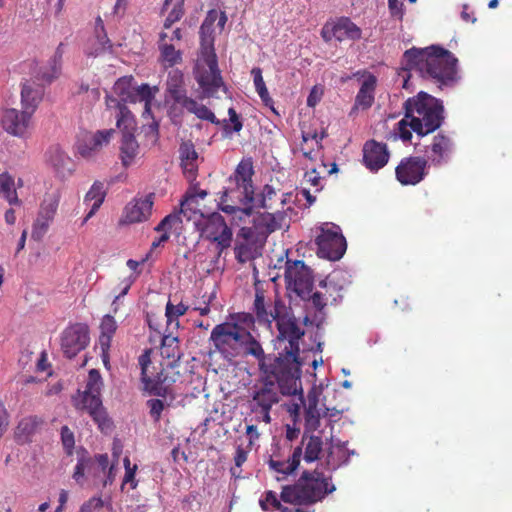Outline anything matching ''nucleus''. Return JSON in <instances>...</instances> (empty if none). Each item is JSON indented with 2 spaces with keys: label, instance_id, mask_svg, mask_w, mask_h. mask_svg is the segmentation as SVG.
Listing matches in <instances>:
<instances>
[{
  "label": "nucleus",
  "instance_id": "46",
  "mask_svg": "<svg viewBox=\"0 0 512 512\" xmlns=\"http://www.w3.org/2000/svg\"><path fill=\"white\" fill-rule=\"evenodd\" d=\"M151 342H159V347L161 349H178L179 339L178 336L173 335L172 332L167 334H162L161 332H156L154 335L150 336Z\"/></svg>",
  "mask_w": 512,
  "mask_h": 512
},
{
  "label": "nucleus",
  "instance_id": "28",
  "mask_svg": "<svg viewBox=\"0 0 512 512\" xmlns=\"http://www.w3.org/2000/svg\"><path fill=\"white\" fill-rule=\"evenodd\" d=\"M63 54L64 44L60 43L49 60V66L40 68L36 78L45 83H51L53 80L57 79L61 73Z\"/></svg>",
  "mask_w": 512,
  "mask_h": 512
},
{
  "label": "nucleus",
  "instance_id": "14",
  "mask_svg": "<svg viewBox=\"0 0 512 512\" xmlns=\"http://www.w3.org/2000/svg\"><path fill=\"white\" fill-rule=\"evenodd\" d=\"M455 150V143L452 137L444 132H438L433 136L430 145L426 146L425 158L428 163L435 167L447 163Z\"/></svg>",
  "mask_w": 512,
  "mask_h": 512
},
{
  "label": "nucleus",
  "instance_id": "18",
  "mask_svg": "<svg viewBox=\"0 0 512 512\" xmlns=\"http://www.w3.org/2000/svg\"><path fill=\"white\" fill-rule=\"evenodd\" d=\"M90 344L89 327L83 323L68 326L62 333L61 345L64 352H81Z\"/></svg>",
  "mask_w": 512,
  "mask_h": 512
},
{
  "label": "nucleus",
  "instance_id": "12",
  "mask_svg": "<svg viewBox=\"0 0 512 512\" xmlns=\"http://www.w3.org/2000/svg\"><path fill=\"white\" fill-rule=\"evenodd\" d=\"M202 236L217 245L219 253L231 246L232 230L228 227L224 217L219 213H212L204 222Z\"/></svg>",
  "mask_w": 512,
  "mask_h": 512
},
{
  "label": "nucleus",
  "instance_id": "5",
  "mask_svg": "<svg viewBox=\"0 0 512 512\" xmlns=\"http://www.w3.org/2000/svg\"><path fill=\"white\" fill-rule=\"evenodd\" d=\"M254 174L253 165L250 160H242L236 167L235 172L229 178V186L224 190L221 197L220 209L227 214H236L237 212L250 215L252 208H240L236 205L227 204V200H236L244 206L250 205L254 201V187L252 176Z\"/></svg>",
  "mask_w": 512,
  "mask_h": 512
},
{
  "label": "nucleus",
  "instance_id": "59",
  "mask_svg": "<svg viewBox=\"0 0 512 512\" xmlns=\"http://www.w3.org/2000/svg\"><path fill=\"white\" fill-rule=\"evenodd\" d=\"M181 222L180 214L171 213L165 216L154 230L157 232H168L173 226L180 224Z\"/></svg>",
  "mask_w": 512,
  "mask_h": 512
},
{
  "label": "nucleus",
  "instance_id": "1",
  "mask_svg": "<svg viewBox=\"0 0 512 512\" xmlns=\"http://www.w3.org/2000/svg\"><path fill=\"white\" fill-rule=\"evenodd\" d=\"M258 358L266 379L254 386L252 411L271 409L279 402V391L283 395L294 396L302 392L300 354H253Z\"/></svg>",
  "mask_w": 512,
  "mask_h": 512
},
{
  "label": "nucleus",
  "instance_id": "35",
  "mask_svg": "<svg viewBox=\"0 0 512 512\" xmlns=\"http://www.w3.org/2000/svg\"><path fill=\"white\" fill-rule=\"evenodd\" d=\"M302 446H304V460L311 463L319 459V455L323 449V442L321 437L315 435H306L302 437Z\"/></svg>",
  "mask_w": 512,
  "mask_h": 512
},
{
  "label": "nucleus",
  "instance_id": "55",
  "mask_svg": "<svg viewBox=\"0 0 512 512\" xmlns=\"http://www.w3.org/2000/svg\"><path fill=\"white\" fill-rule=\"evenodd\" d=\"M184 75L181 70L173 69L169 71L166 81V92L172 91L173 89L184 88Z\"/></svg>",
  "mask_w": 512,
  "mask_h": 512
},
{
  "label": "nucleus",
  "instance_id": "11",
  "mask_svg": "<svg viewBox=\"0 0 512 512\" xmlns=\"http://www.w3.org/2000/svg\"><path fill=\"white\" fill-rule=\"evenodd\" d=\"M321 36L325 42L357 41L362 38V30L349 17H340L327 22L321 30Z\"/></svg>",
  "mask_w": 512,
  "mask_h": 512
},
{
  "label": "nucleus",
  "instance_id": "57",
  "mask_svg": "<svg viewBox=\"0 0 512 512\" xmlns=\"http://www.w3.org/2000/svg\"><path fill=\"white\" fill-rule=\"evenodd\" d=\"M102 386L103 382L99 371L91 369L88 374V381L84 392L100 393Z\"/></svg>",
  "mask_w": 512,
  "mask_h": 512
},
{
  "label": "nucleus",
  "instance_id": "29",
  "mask_svg": "<svg viewBox=\"0 0 512 512\" xmlns=\"http://www.w3.org/2000/svg\"><path fill=\"white\" fill-rule=\"evenodd\" d=\"M302 454V446H298L286 461L278 460L271 456L268 461L269 468L278 474L290 475L298 468Z\"/></svg>",
  "mask_w": 512,
  "mask_h": 512
},
{
  "label": "nucleus",
  "instance_id": "58",
  "mask_svg": "<svg viewBox=\"0 0 512 512\" xmlns=\"http://www.w3.org/2000/svg\"><path fill=\"white\" fill-rule=\"evenodd\" d=\"M235 257L240 263H245L246 261L250 260L252 258V248L251 245L244 241V242H236L235 248Z\"/></svg>",
  "mask_w": 512,
  "mask_h": 512
},
{
  "label": "nucleus",
  "instance_id": "4",
  "mask_svg": "<svg viewBox=\"0 0 512 512\" xmlns=\"http://www.w3.org/2000/svg\"><path fill=\"white\" fill-rule=\"evenodd\" d=\"M404 110L406 118H410V128L418 136L433 133L445 119L442 101L423 91L408 98Z\"/></svg>",
  "mask_w": 512,
  "mask_h": 512
},
{
  "label": "nucleus",
  "instance_id": "31",
  "mask_svg": "<svg viewBox=\"0 0 512 512\" xmlns=\"http://www.w3.org/2000/svg\"><path fill=\"white\" fill-rule=\"evenodd\" d=\"M218 19V12L210 10L207 13L202 25L200 26V49H215L214 48V24Z\"/></svg>",
  "mask_w": 512,
  "mask_h": 512
},
{
  "label": "nucleus",
  "instance_id": "10",
  "mask_svg": "<svg viewBox=\"0 0 512 512\" xmlns=\"http://www.w3.org/2000/svg\"><path fill=\"white\" fill-rule=\"evenodd\" d=\"M298 481L302 488L303 498L308 504L320 501L335 490V486L329 482V478L316 470L304 471Z\"/></svg>",
  "mask_w": 512,
  "mask_h": 512
},
{
  "label": "nucleus",
  "instance_id": "38",
  "mask_svg": "<svg viewBox=\"0 0 512 512\" xmlns=\"http://www.w3.org/2000/svg\"><path fill=\"white\" fill-rule=\"evenodd\" d=\"M0 194L7 200L10 205L20 206L22 204L17 195L15 180L7 172L0 174Z\"/></svg>",
  "mask_w": 512,
  "mask_h": 512
},
{
  "label": "nucleus",
  "instance_id": "22",
  "mask_svg": "<svg viewBox=\"0 0 512 512\" xmlns=\"http://www.w3.org/2000/svg\"><path fill=\"white\" fill-rule=\"evenodd\" d=\"M44 96V86L34 81H26L21 90L22 109L31 115L37 110Z\"/></svg>",
  "mask_w": 512,
  "mask_h": 512
},
{
  "label": "nucleus",
  "instance_id": "17",
  "mask_svg": "<svg viewBox=\"0 0 512 512\" xmlns=\"http://www.w3.org/2000/svg\"><path fill=\"white\" fill-rule=\"evenodd\" d=\"M1 123L7 133L16 137H25L32 123V115L25 109L22 111L15 108L5 109Z\"/></svg>",
  "mask_w": 512,
  "mask_h": 512
},
{
  "label": "nucleus",
  "instance_id": "20",
  "mask_svg": "<svg viewBox=\"0 0 512 512\" xmlns=\"http://www.w3.org/2000/svg\"><path fill=\"white\" fill-rule=\"evenodd\" d=\"M152 207V195L129 203L125 207L124 222L132 224L148 220L152 214Z\"/></svg>",
  "mask_w": 512,
  "mask_h": 512
},
{
  "label": "nucleus",
  "instance_id": "8",
  "mask_svg": "<svg viewBox=\"0 0 512 512\" xmlns=\"http://www.w3.org/2000/svg\"><path fill=\"white\" fill-rule=\"evenodd\" d=\"M317 254L331 261L339 260L345 253L347 244L341 229L337 225L325 224L316 237Z\"/></svg>",
  "mask_w": 512,
  "mask_h": 512
},
{
  "label": "nucleus",
  "instance_id": "23",
  "mask_svg": "<svg viewBox=\"0 0 512 512\" xmlns=\"http://www.w3.org/2000/svg\"><path fill=\"white\" fill-rule=\"evenodd\" d=\"M179 155L185 177L189 181L195 180L198 171V153L195 150L194 144L191 141L182 142L179 147Z\"/></svg>",
  "mask_w": 512,
  "mask_h": 512
},
{
  "label": "nucleus",
  "instance_id": "44",
  "mask_svg": "<svg viewBox=\"0 0 512 512\" xmlns=\"http://www.w3.org/2000/svg\"><path fill=\"white\" fill-rule=\"evenodd\" d=\"M186 110L201 120H206L216 125L220 124V121L216 118L215 114L207 106L198 103L194 99L188 102Z\"/></svg>",
  "mask_w": 512,
  "mask_h": 512
},
{
  "label": "nucleus",
  "instance_id": "24",
  "mask_svg": "<svg viewBox=\"0 0 512 512\" xmlns=\"http://www.w3.org/2000/svg\"><path fill=\"white\" fill-rule=\"evenodd\" d=\"M48 163L60 179L70 177L74 170L72 159L59 148H51L48 151Z\"/></svg>",
  "mask_w": 512,
  "mask_h": 512
},
{
  "label": "nucleus",
  "instance_id": "52",
  "mask_svg": "<svg viewBox=\"0 0 512 512\" xmlns=\"http://www.w3.org/2000/svg\"><path fill=\"white\" fill-rule=\"evenodd\" d=\"M81 408L90 411H95L103 407L100 393L83 392Z\"/></svg>",
  "mask_w": 512,
  "mask_h": 512
},
{
  "label": "nucleus",
  "instance_id": "60",
  "mask_svg": "<svg viewBox=\"0 0 512 512\" xmlns=\"http://www.w3.org/2000/svg\"><path fill=\"white\" fill-rule=\"evenodd\" d=\"M99 150L100 148L98 146H94V141L91 135L87 136L82 142L78 144V152L85 158L92 157Z\"/></svg>",
  "mask_w": 512,
  "mask_h": 512
},
{
  "label": "nucleus",
  "instance_id": "47",
  "mask_svg": "<svg viewBox=\"0 0 512 512\" xmlns=\"http://www.w3.org/2000/svg\"><path fill=\"white\" fill-rule=\"evenodd\" d=\"M259 505L261 509L265 512L269 511H282V509L285 507L281 504L280 500L277 498V495L275 492L269 490L266 491L263 496L259 500Z\"/></svg>",
  "mask_w": 512,
  "mask_h": 512
},
{
  "label": "nucleus",
  "instance_id": "62",
  "mask_svg": "<svg viewBox=\"0 0 512 512\" xmlns=\"http://www.w3.org/2000/svg\"><path fill=\"white\" fill-rule=\"evenodd\" d=\"M114 133V129H107L99 130L92 134L91 137L93 138L94 146H98L101 150L104 145H107L110 142Z\"/></svg>",
  "mask_w": 512,
  "mask_h": 512
},
{
  "label": "nucleus",
  "instance_id": "39",
  "mask_svg": "<svg viewBox=\"0 0 512 512\" xmlns=\"http://www.w3.org/2000/svg\"><path fill=\"white\" fill-rule=\"evenodd\" d=\"M280 498L283 502L294 505L308 504L303 498V492L299 481L294 485L283 486Z\"/></svg>",
  "mask_w": 512,
  "mask_h": 512
},
{
  "label": "nucleus",
  "instance_id": "9",
  "mask_svg": "<svg viewBox=\"0 0 512 512\" xmlns=\"http://www.w3.org/2000/svg\"><path fill=\"white\" fill-rule=\"evenodd\" d=\"M284 276L288 289L293 290L302 299L309 297L314 279L312 270L303 261L288 259Z\"/></svg>",
  "mask_w": 512,
  "mask_h": 512
},
{
  "label": "nucleus",
  "instance_id": "63",
  "mask_svg": "<svg viewBox=\"0 0 512 512\" xmlns=\"http://www.w3.org/2000/svg\"><path fill=\"white\" fill-rule=\"evenodd\" d=\"M61 441L62 444L67 451L68 454H72L75 440L73 432L68 428V426H63L61 428Z\"/></svg>",
  "mask_w": 512,
  "mask_h": 512
},
{
  "label": "nucleus",
  "instance_id": "16",
  "mask_svg": "<svg viewBox=\"0 0 512 512\" xmlns=\"http://www.w3.org/2000/svg\"><path fill=\"white\" fill-rule=\"evenodd\" d=\"M268 307L269 305L265 300L264 291L256 288L253 303L255 321L257 320L260 324H266L268 327H271L272 322L275 321L281 313L286 311V305L283 300L276 298L274 300L273 308L268 309Z\"/></svg>",
  "mask_w": 512,
  "mask_h": 512
},
{
  "label": "nucleus",
  "instance_id": "54",
  "mask_svg": "<svg viewBox=\"0 0 512 512\" xmlns=\"http://www.w3.org/2000/svg\"><path fill=\"white\" fill-rule=\"evenodd\" d=\"M52 221L53 220L51 219H46L38 215L32 226L31 237L35 241H40L48 231L49 225Z\"/></svg>",
  "mask_w": 512,
  "mask_h": 512
},
{
  "label": "nucleus",
  "instance_id": "2",
  "mask_svg": "<svg viewBox=\"0 0 512 512\" xmlns=\"http://www.w3.org/2000/svg\"><path fill=\"white\" fill-rule=\"evenodd\" d=\"M402 70L407 75L404 78L403 87L408 88L411 72L420 77L432 80L440 87L448 85L456 80L457 59L453 54L439 46H431L423 49L413 47L406 50L402 59Z\"/></svg>",
  "mask_w": 512,
  "mask_h": 512
},
{
  "label": "nucleus",
  "instance_id": "19",
  "mask_svg": "<svg viewBox=\"0 0 512 512\" xmlns=\"http://www.w3.org/2000/svg\"><path fill=\"white\" fill-rule=\"evenodd\" d=\"M390 153L387 144L374 139L368 140L363 146V162L371 172H377L389 161Z\"/></svg>",
  "mask_w": 512,
  "mask_h": 512
},
{
  "label": "nucleus",
  "instance_id": "45",
  "mask_svg": "<svg viewBox=\"0 0 512 512\" xmlns=\"http://www.w3.org/2000/svg\"><path fill=\"white\" fill-rule=\"evenodd\" d=\"M349 456L347 455V448L345 444L332 447L327 455V465L330 469H336L342 463L347 462Z\"/></svg>",
  "mask_w": 512,
  "mask_h": 512
},
{
  "label": "nucleus",
  "instance_id": "53",
  "mask_svg": "<svg viewBox=\"0 0 512 512\" xmlns=\"http://www.w3.org/2000/svg\"><path fill=\"white\" fill-rule=\"evenodd\" d=\"M184 15V0H175L173 8L168 13L164 28H170L175 22H178Z\"/></svg>",
  "mask_w": 512,
  "mask_h": 512
},
{
  "label": "nucleus",
  "instance_id": "49",
  "mask_svg": "<svg viewBox=\"0 0 512 512\" xmlns=\"http://www.w3.org/2000/svg\"><path fill=\"white\" fill-rule=\"evenodd\" d=\"M154 94L148 84H142L141 86L134 88V93L131 99V103L144 102L145 109L149 110Z\"/></svg>",
  "mask_w": 512,
  "mask_h": 512
},
{
  "label": "nucleus",
  "instance_id": "51",
  "mask_svg": "<svg viewBox=\"0 0 512 512\" xmlns=\"http://www.w3.org/2000/svg\"><path fill=\"white\" fill-rule=\"evenodd\" d=\"M95 466V461L91 457H82L78 459L75 467L73 478L77 483H82L85 472H90Z\"/></svg>",
  "mask_w": 512,
  "mask_h": 512
},
{
  "label": "nucleus",
  "instance_id": "56",
  "mask_svg": "<svg viewBox=\"0 0 512 512\" xmlns=\"http://www.w3.org/2000/svg\"><path fill=\"white\" fill-rule=\"evenodd\" d=\"M146 405L149 408V414L155 423L160 421L162 412L169 406L161 399H149L146 402Z\"/></svg>",
  "mask_w": 512,
  "mask_h": 512
},
{
  "label": "nucleus",
  "instance_id": "27",
  "mask_svg": "<svg viewBox=\"0 0 512 512\" xmlns=\"http://www.w3.org/2000/svg\"><path fill=\"white\" fill-rule=\"evenodd\" d=\"M377 79L373 74H369L362 82L360 89L355 97L353 109L367 110L375 100V89Z\"/></svg>",
  "mask_w": 512,
  "mask_h": 512
},
{
  "label": "nucleus",
  "instance_id": "50",
  "mask_svg": "<svg viewBox=\"0 0 512 512\" xmlns=\"http://www.w3.org/2000/svg\"><path fill=\"white\" fill-rule=\"evenodd\" d=\"M228 115L232 126L228 123L227 120H223V131L225 136H230L233 132L238 133L243 128V123L240 119V116L233 107L228 109Z\"/></svg>",
  "mask_w": 512,
  "mask_h": 512
},
{
  "label": "nucleus",
  "instance_id": "34",
  "mask_svg": "<svg viewBox=\"0 0 512 512\" xmlns=\"http://www.w3.org/2000/svg\"><path fill=\"white\" fill-rule=\"evenodd\" d=\"M113 101L117 102L118 112L116 115V125L122 131V135L126 133L134 134L137 126L134 115L125 104H122L115 99H113Z\"/></svg>",
  "mask_w": 512,
  "mask_h": 512
},
{
  "label": "nucleus",
  "instance_id": "61",
  "mask_svg": "<svg viewBox=\"0 0 512 512\" xmlns=\"http://www.w3.org/2000/svg\"><path fill=\"white\" fill-rule=\"evenodd\" d=\"M168 96L174 101L175 104H179L182 108L186 109L188 102L193 99L187 96L186 88L173 89L172 91L166 92Z\"/></svg>",
  "mask_w": 512,
  "mask_h": 512
},
{
  "label": "nucleus",
  "instance_id": "43",
  "mask_svg": "<svg viewBox=\"0 0 512 512\" xmlns=\"http://www.w3.org/2000/svg\"><path fill=\"white\" fill-rule=\"evenodd\" d=\"M134 78L132 76H124L119 78L113 87L115 94H117L121 101L130 102L134 93L133 86Z\"/></svg>",
  "mask_w": 512,
  "mask_h": 512
},
{
  "label": "nucleus",
  "instance_id": "40",
  "mask_svg": "<svg viewBox=\"0 0 512 512\" xmlns=\"http://www.w3.org/2000/svg\"><path fill=\"white\" fill-rule=\"evenodd\" d=\"M188 310V306L183 303L174 305L171 301H168L165 308V316L167 322V330L171 328L177 329L179 327L180 316H183Z\"/></svg>",
  "mask_w": 512,
  "mask_h": 512
},
{
  "label": "nucleus",
  "instance_id": "6",
  "mask_svg": "<svg viewBox=\"0 0 512 512\" xmlns=\"http://www.w3.org/2000/svg\"><path fill=\"white\" fill-rule=\"evenodd\" d=\"M183 354H160L162 360L159 361L160 369L156 372L149 371L151 363L150 354H141L139 364L141 366L142 381L145 389L154 395H161L165 391L166 385L175 382V375H179V371H174L178 366L177 362Z\"/></svg>",
  "mask_w": 512,
  "mask_h": 512
},
{
  "label": "nucleus",
  "instance_id": "7",
  "mask_svg": "<svg viewBox=\"0 0 512 512\" xmlns=\"http://www.w3.org/2000/svg\"><path fill=\"white\" fill-rule=\"evenodd\" d=\"M200 57L207 68L197 67L195 79L202 89L205 97H212L224 85L221 72L218 68V59L215 49H200Z\"/></svg>",
  "mask_w": 512,
  "mask_h": 512
},
{
  "label": "nucleus",
  "instance_id": "37",
  "mask_svg": "<svg viewBox=\"0 0 512 512\" xmlns=\"http://www.w3.org/2000/svg\"><path fill=\"white\" fill-rule=\"evenodd\" d=\"M61 200L60 190H54L44 195L43 201L40 204L38 215L46 219L53 220L59 207Z\"/></svg>",
  "mask_w": 512,
  "mask_h": 512
},
{
  "label": "nucleus",
  "instance_id": "26",
  "mask_svg": "<svg viewBox=\"0 0 512 512\" xmlns=\"http://www.w3.org/2000/svg\"><path fill=\"white\" fill-rule=\"evenodd\" d=\"M283 219L284 215L279 211L259 213L253 218L254 229L258 235L267 236L281 228L280 221Z\"/></svg>",
  "mask_w": 512,
  "mask_h": 512
},
{
  "label": "nucleus",
  "instance_id": "36",
  "mask_svg": "<svg viewBox=\"0 0 512 512\" xmlns=\"http://www.w3.org/2000/svg\"><path fill=\"white\" fill-rule=\"evenodd\" d=\"M319 286L324 290V299L328 305H336L342 300L343 287L339 285L332 276H328L326 279L322 280Z\"/></svg>",
  "mask_w": 512,
  "mask_h": 512
},
{
  "label": "nucleus",
  "instance_id": "13",
  "mask_svg": "<svg viewBox=\"0 0 512 512\" xmlns=\"http://www.w3.org/2000/svg\"><path fill=\"white\" fill-rule=\"evenodd\" d=\"M428 161L420 156L403 158L395 168L396 179L402 185H416L427 175Z\"/></svg>",
  "mask_w": 512,
  "mask_h": 512
},
{
  "label": "nucleus",
  "instance_id": "32",
  "mask_svg": "<svg viewBox=\"0 0 512 512\" xmlns=\"http://www.w3.org/2000/svg\"><path fill=\"white\" fill-rule=\"evenodd\" d=\"M42 423V419L37 416H28L21 419L15 429V439L22 443L28 441Z\"/></svg>",
  "mask_w": 512,
  "mask_h": 512
},
{
  "label": "nucleus",
  "instance_id": "30",
  "mask_svg": "<svg viewBox=\"0 0 512 512\" xmlns=\"http://www.w3.org/2000/svg\"><path fill=\"white\" fill-rule=\"evenodd\" d=\"M119 149L121 162L125 167L132 165L140 153V146L133 133L122 135Z\"/></svg>",
  "mask_w": 512,
  "mask_h": 512
},
{
  "label": "nucleus",
  "instance_id": "64",
  "mask_svg": "<svg viewBox=\"0 0 512 512\" xmlns=\"http://www.w3.org/2000/svg\"><path fill=\"white\" fill-rule=\"evenodd\" d=\"M103 505L104 502L101 497H92L82 504L79 512H96L100 510Z\"/></svg>",
  "mask_w": 512,
  "mask_h": 512
},
{
  "label": "nucleus",
  "instance_id": "42",
  "mask_svg": "<svg viewBox=\"0 0 512 512\" xmlns=\"http://www.w3.org/2000/svg\"><path fill=\"white\" fill-rule=\"evenodd\" d=\"M252 75H253V78H254V85H255V89L259 95V97L261 98L262 102L264 103L265 106H269L271 107V109L275 111V109L273 108V99L270 97L269 95V92H268V89L265 85V82L263 80V77H262V70L258 67H255L252 69L251 71Z\"/></svg>",
  "mask_w": 512,
  "mask_h": 512
},
{
  "label": "nucleus",
  "instance_id": "48",
  "mask_svg": "<svg viewBox=\"0 0 512 512\" xmlns=\"http://www.w3.org/2000/svg\"><path fill=\"white\" fill-rule=\"evenodd\" d=\"M89 415L92 417L93 421L97 424L98 428L102 432L108 433L112 430L113 422L109 418L104 407L95 411H90Z\"/></svg>",
  "mask_w": 512,
  "mask_h": 512
},
{
  "label": "nucleus",
  "instance_id": "25",
  "mask_svg": "<svg viewBox=\"0 0 512 512\" xmlns=\"http://www.w3.org/2000/svg\"><path fill=\"white\" fill-rule=\"evenodd\" d=\"M100 334L95 343L94 350L100 352H109L113 336L117 330V322L115 318L109 314L104 315L99 325Z\"/></svg>",
  "mask_w": 512,
  "mask_h": 512
},
{
  "label": "nucleus",
  "instance_id": "15",
  "mask_svg": "<svg viewBox=\"0 0 512 512\" xmlns=\"http://www.w3.org/2000/svg\"><path fill=\"white\" fill-rule=\"evenodd\" d=\"M278 328V339L287 340L289 347H285L283 352H300L299 339L304 335L295 318L290 316L289 308L275 320Z\"/></svg>",
  "mask_w": 512,
  "mask_h": 512
},
{
  "label": "nucleus",
  "instance_id": "41",
  "mask_svg": "<svg viewBox=\"0 0 512 512\" xmlns=\"http://www.w3.org/2000/svg\"><path fill=\"white\" fill-rule=\"evenodd\" d=\"M161 61L165 67H173L182 62V52L176 50L172 44L159 43Z\"/></svg>",
  "mask_w": 512,
  "mask_h": 512
},
{
  "label": "nucleus",
  "instance_id": "3",
  "mask_svg": "<svg viewBox=\"0 0 512 512\" xmlns=\"http://www.w3.org/2000/svg\"><path fill=\"white\" fill-rule=\"evenodd\" d=\"M255 330L254 315L247 312L231 313L226 321L216 325L210 340L219 352H263L258 339L252 334Z\"/></svg>",
  "mask_w": 512,
  "mask_h": 512
},
{
  "label": "nucleus",
  "instance_id": "21",
  "mask_svg": "<svg viewBox=\"0 0 512 512\" xmlns=\"http://www.w3.org/2000/svg\"><path fill=\"white\" fill-rule=\"evenodd\" d=\"M95 36L88 40L85 53L88 56L97 57L112 49V43L108 38L103 21L100 17L96 20Z\"/></svg>",
  "mask_w": 512,
  "mask_h": 512
},
{
  "label": "nucleus",
  "instance_id": "33",
  "mask_svg": "<svg viewBox=\"0 0 512 512\" xmlns=\"http://www.w3.org/2000/svg\"><path fill=\"white\" fill-rule=\"evenodd\" d=\"M105 196L106 192L104 190V184L100 181L94 182L90 190L86 193L84 199L85 202L93 201L90 211L84 218V223L87 222L100 208V206L104 202Z\"/></svg>",
  "mask_w": 512,
  "mask_h": 512
}]
</instances>
